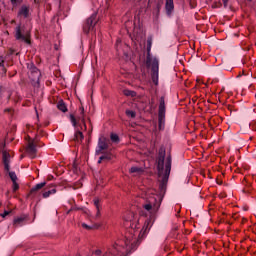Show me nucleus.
I'll use <instances>...</instances> for the list:
<instances>
[{"mask_svg": "<svg viewBox=\"0 0 256 256\" xmlns=\"http://www.w3.org/2000/svg\"><path fill=\"white\" fill-rule=\"evenodd\" d=\"M165 149L161 147L157 157V170L160 194L165 195L167 189V182L169 181V175H171V154H168L165 158Z\"/></svg>", "mask_w": 256, "mask_h": 256, "instance_id": "nucleus-1", "label": "nucleus"}, {"mask_svg": "<svg viewBox=\"0 0 256 256\" xmlns=\"http://www.w3.org/2000/svg\"><path fill=\"white\" fill-rule=\"evenodd\" d=\"M31 34H29V31H26L21 27L17 26L15 30V38L17 41H24V43H27V45H31L30 40Z\"/></svg>", "mask_w": 256, "mask_h": 256, "instance_id": "nucleus-2", "label": "nucleus"}, {"mask_svg": "<svg viewBox=\"0 0 256 256\" xmlns=\"http://www.w3.org/2000/svg\"><path fill=\"white\" fill-rule=\"evenodd\" d=\"M159 129L165 127V97L160 98L159 112H158Z\"/></svg>", "mask_w": 256, "mask_h": 256, "instance_id": "nucleus-3", "label": "nucleus"}, {"mask_svg": "<svg viewBox=\"0 0 256 256\" xmlns=\"http://www.w3.org/2000/svg\"><path fill=\"white\" fill-rule=\"evenodd\" d=\"M28 144L26 146V153L31 157V159H35L37 157V139L31 140V138L28 136Z\"/></svg>", "mask_w": 256, "mask_h": 256, "instance_id": "nucleus-4", "label": "nucleus"}, {"mask_svg": "<svg viewBox=\"0 0 256 256\" xmlns=\"http://www.w3.org/2000/svg\"><path fill=\"white\" fill-rule=\"evenodd\" d=\"M97 25V14H92L84 25V33H89Z\"/></svg>", "mask_w": 256, "mask_h": 256, "instance_id": "nucleus-5", "label": "nucleus"}, {"mask_svg": "<svg viewBox=\"0 0 256 256\" xmlns=\"http://www.w3.org/2000/svg\"><path fill=\"white\" fill-rule=\"evenodd\" d=\"M106 149H109V144L107 142V139L105 137L99 138L96 155H101V153H103V151H106Z\"/></svg>", "mask_w": 256, "mask_h": 256, "instance_id": "nucleus-6", "label": "nucleus"}, {"mask_svg": "<svg viewBox=\"0 0 256 256\" xmlns=\"http://www.w3.org/2000/svg\"><path fill=\"white\" fill-rule=\"evenodd\" d=\"M2 161L4 163L5 171H10L11 153L7 150H2Z\"/></svg>", "mask_w": 256, "mask_h": 256, "instance_id": "nucleus-7", "label": "nucleus"}, {"mask_svg": "<svg viewBox=\"0 0 256 256\" xmlns=\"http://www.w3.org/2000/svg\"><path fill=\"white\" fill-rule=\"evenodd\" d=\"M29 78L32 81L39 83V79H41V71H39L37 67H32L29 72Z\"/></svg>", "mask_w": 256, "mask_h": 256, "instance_id": "nucleus-8", "label": "nucleus"}, {"mask_svg": "<svg viewBox=\"0 0 256 256\" xmlns=\"http://www.w3.org/2000/svg\"><path fill=\"white\" fill-rule=\"evenodd\" d=\"M152 81L155 85L159 83V63L157 62L152 66Z\"/></svg>", "mask_w": 256, "mask_h": 256, "instance_id": "nucleus-9", "label": "nucleus"}, {"mask_svg": "<svg viewBox=\"0 0 256 256\" xmlns=\"http://www.w3.org/2000/svg\"><path fill=\"white\" fill-rule=\"evenodd\" d=\"M146 63L148 67H151V37L147 39V60Z\"/></svg>", "mask_w": 256, "mask_h": 256, "instance_id": "nucleus-10", "label": "nucleus"}, {"mask_svg": "<svg viewBox=\"0 0 256 256\" xmlns=\"http://www.w3.org/2000/svg\"><path fill=\"white\" fill-rule=\"evenodd\" d=\"M165 9L167 15H171V13H173V9H175V4L173 3V0H166Z\"/></svg>", "mask_w": 256, "mask_h": 256, "instance_id": "nucleus-11", "label": "nucleus"}, {"mask_svg": "<svg viewBox=\"0 0 256 256\" xmlns=\"http://www.w3.org/2000/svg\"><path fill=\"white\" fill-rule=\"evenodd\" d=\"M45 185H47V183H45V182L36 184V185L30 190V193H31V194L37 193V191H40V189H43V187H45Z\"/></svg>", "mask_w": 256, "mask_h": 256, "instance_id": "nucleus-12", "label": "nucleus"}, {"mask_svg": "<svg viewBox=\"0 0 256 256\" xmlns=\"http://www.w3.org/2000/svg\"><path fill=\"white\" fill-rule=\"evenodd\" d=\"M18 15H22L23 17H29V8L27 6H22Z\"/></svg>", "mask_w": 256, "mask_h": 256, "instance_id": "nucleus-13", "label": "nucleus"}, {"mask_svg": "<svg viewBox=\"0 0 256 256\" xmlns=\"http://www.w3.org/2000/svg\"><path fill=\"white\" fill-rule=\"evenodd\" d=\"M57 108L59 111H62V113H67V105H65V102L63 100H60L57 104Z\"/></svg>", "mask_w": 256, "mask_h": 256, "instance_id": "nucleus-14", "label": "nucleus"}, {"mask_svg": "<svg viewBox=\"0 0 256 256\" xmlns=\"http://www.w3.org/2000/svg\"><path fill=\"white\" fill-rule=\"evenodd\" d=\"M94 205L97 209L96 217H101V204H99V198L94 199Z\"/></svg>", "mask_w": 256, "mask_h": 256, "instance_id": "nucleus-15", "label": "nucleus"}, {"mask_svg": "<svg viewBox=\"0 0 256 256\" xmlns=\"http://www.w3.org/2000/svg\"><path fill=\"white\" fill-rule=\"evenodd\" d=\"M55 193H57V190L55 188H52L50 190H45L42 195L44 199H47V197H50L51 195H55Z\"/></svg>", "mask_w": 256, "mask_h": 256, "instance_id": "nucleus-16", "label": "nucleus"}, {"mask_svg": "<svg viewBox=\"0 0 256 256\" xmlns=\"http://www.w3.org/2000/svg\"><path fill=\"white\" fill-rule=\"evenodd\" d=\"M83 139H84L83 132H81L79 130L76 131L75 135H74V141H77L79 143V142L83 141Z\"/></svg>", "mask_w": 256, "mask_h": 256, "instance_id": "nucleus-17", "label": "nucleus"}, {"mask_svg": "<svg viewBox=\"0 0 256 256\" xmlns=\"http://www.w3.org/2000/svg\"><path fill=\"white\" fill-rule=\"evenodd\" d=\"M113 159V154L111 152H106L100 156V160L111 161Z\"/></svg>", "mask_w": 256, "mask_h": 256, "instance_id": "nucleus-18", "label": "nucleus"}, {"mask_svg": "<svg viewBox=\"0 0 256 256\" xmlns=\"http://www.w3.org/2000/svg\"><path fill=\"white\" fill-rule=\"evenodd\" d=\"M149 229H151V219H147L144 223V226L142 228V233H147V231H149Z\"/></svg>", "mask_w": 256, "mask_h": 256, "instance_id": "nucleus-19", "label": "nucleus"}, {"mask_svg": "<svg viewBox=\"0 0 256 256\" xmlns=\"http://www.w3.org/2000/svg\"><path fill=\"white\" fill-rule=\"evenodd\" d=\"M123 94L126 96V97H137V92L133 91V90H129V89H125L123 91Z\"/></svg>", "mask_w": 256, "mask_h": 256, "instance_id": "nucleus-20", "label": "nucleus"}, {"mask_svg": "<svg viewBox=\"0 0 256 256\" xmlns=\"http://www.w3.org/2000/svg\"><path fill=\"white\" fill-rule=\"evenodd\" d=\"M152 208L153 206L151 205V198H148L146 204L143 205V209H145V211H151Z\"/></svg>", "mask_w": 256, "mask_h": 256, "instance_id": "nucleus-21", "label": "nucleus"}, {"mask_svg": "<svg viewBox=\"0 0 256 256\" xmlns=\"http://www.w3.org/2000/svg\"><path fill=\"white\" fill-rule=\"evenodd\" d=\"M25 221V217H18L14 219V225L15 227H19V225H22V223Z\"/></svg>", "mask_w": 256, "mask_h": 256, "instance_id": "nucleus-22", "label": "nucleus"}, {"mask_svg": "<svg viewBox=\"0 0 256 256\" xmlns=\"http://www.w3.org/2000/svg\"><path fill=\"white\" fill-rule=\"evenodd\" d=\"M130 173H138V174H141V173H143V168L137 167V166H133V167L130 169Z\"/></svg>", "mask_w": 256, "mask_h": 256, "instance_id": "nucleus-23", "label": "nucleus"}, {"mask_svg": "<svg viewBox=\"0 0 256 256\" xmlns=\"http://www.w3.org/2000/svg\"><path fill=\"white\" fill-rule=\"evenodd\" d=\"M6 172L8 173L12 183L17 182V174H15V172H11L10 170Z\"/></svg>", "mask_w": 256, "mask_h": 256, "instance_id": "nucleus-24", "label": "nucleus"}, {"mask_svg": "<svg viewBox=\"0 0 256 256\" xmlns=\"http://www.w3.org/2000/svg\"><path fill=\"white\" fill-rule=\"evenodd\" d=\"M126 115L130 119H135V117H137V113L133 110H126Z\"/></svg>", "mask_w": 256, "mask_h": 256, "instance_id": "nucleus-25", "label": "nucleus"}, {"mask_svg": "<svg viewBox=\"0 0 256 256\" xmlns=\"http://www.w3.org/2000/svg\"><path fill=\"white\" fill-rule=\"evenodd\" d=\"M80 110H81V115H82V117H80V119L84 125V129H87V125L85 124V117H83V115L85 113V108L81 107Z\"/></svg>", "mask_w": 256, "mask_h": 256, "instance_id": "nucleus-26", "label": "nucleus"}, {"mask_svg": "<svg viewBox=\"0 0 256 256\" xmlns=\"http://www.w3.org/2000/svg\"><path fill=\"white\" fill-rule=\"evenodd\" d=\"M70 121H71L73 127H77V118H75V115L70 114Z\"/></svg>", "mask_w": 256, "mask_h": 256, "instance_id": "nucleus-27", "label": "nucleus"}, {"mask_svg": "<svg viewBox=\"0 0 256 256\" xmlns=\"http://www.w3.org/2000/svg\"><path fill=\"white\" fill-rule=\"evenodd\" d=\"M111 141H113L114 143H117V141H119V136L117 134H112Z\"/></svg>", "mask_w": 256, "mask_h": 256, "instance_id": "nucleus-28", "label": "nucleus"}, {"mask_svg": "<svg viewBox=\"0 0 256 256\" xmlns=\"http://www.w3.org/2000/svg\"><path fill=\"white\" fill-rule=\"evenodd\" d=\"M17 189H19V184H17L16 182H13V191H17Z\"/></svg>", "mask_w": 256, "mask_h": 256, "instance_id": "nucleus-29", "label": "nucleus"}, {"mask_svg": "<svg viewBox=\"0 0 256 256\" xmlns=\"http://www.w3.org/2000/svg\"><path fill=\"white\" fill-rule=\"evenodd\" d=\"M11 213V211H4V213H2V214H0L1 215V217H3V218H5V217H7V215H9Z\"/></svg>", "mask_w": 256, "mask_h": 256, "instance_id": "nucleus-30", "label": "nucleus"}, {"mask_svg": "<svg viewBox=\"0 0 256 256\" xmlns=\"http://www.w3.org/2000/svg\"><path fill=\"white\" fill-rule=\"evenodd\" d=\"M3 63H5V58L0 56V67H3Z\"/></svg>", "mask_w": 256, "mask_h": 256, "instance_id": "nucleus-31", "label": "nucleus"}, {"mask_svg": "<svg viewBox=\"0 0 256 256\" xmlns=\"http://www.w3.org/2000/svg\"><path fill=\"white\" fill-rule=\"evenodd\" d=\"M82 227H83L84 229H91V226H89V225H87V224H85V223L82 224Z\"/></svg>", "mask_w": 256, "mask_h": 256, "instance_id": "nucleus-32", "label": "nucleus"}, {"mask_svg": "<svg viewBox=\"0 0 256 256\" xmlns=\"http://www.w3.org/2000/svg\"><path fill=\"white\" fill-rule=\"evenodd\" d=\"M93 255H95V256L101 255V250H96V251L93 253Z\"/></svg>", "mask_w": 256, "mask_h": 256, "instance_id": "nucleus-33", "label": "nucleus"}, {"mask_svg": "<svg viewBox=\"0 0 256 256\" xmlns=\"http://www.w3.org/2000/svg\"><path fill=\"white\" fill-rule=\"evenodd\" d=\"M224 3V7H227V3H229V0H222Z\"/></svg>", "mask_w": 256, "mask_h": 256, "instance_id": "nucleus-34", "label": "nucleus"}, {"mask_svg": "<svg viewBox=\"0 0 256 256\" xmlns=\"http://www.w3.org/2000/svg\"><path fill=\"white\" fill-rule=\"evenodd\" d=\"M119 43H121V41L117 40V42H116V49H119Z\"/></svg>", "mask_w": 256, "mask_h": 256, "instance_id": "nucleus-35", "label": "nucleus"}, {"mask_svg": "<svg viewBox=\"0 0 256 256\" xmlns=\"http://www.w3.org/2000/svg\"><path fill=\"white\" fill-rule=\"evenodd\" d=\"M5 113H11V108L5 109Z\"/></svg>", "mask_w": 256, "mask_h": 256, "instance_id": "nucleus-36", "label": "nucleus"}, {"mask_svg": "<svg viewBox=\"0 0 256 256\" xmlns=\"http://www.w3.org/2000/svg\"><path fill=\"white\" fill-rule=\"evenodd\" d=\"M103 160H101V157L98 160V163L101 164Z\"/></svg>", "mask_w": 256, "mask_h": 256, "instance_id": "nucleus-37", "label": "nucleus"}, {"mask_svg": "<svg viewBox=\"0 0 256 256\" xmlns=\"http://www.w3.org/2000/svg\"><path fill=\"white\" fill-rule=\"evenodd\" d=\"M11 3H17V0H10Z\"/></svg>", "mask_w": 256, "mask_h": 256, "instance_id": "nucleus-38", "label": "nucleus"}, {"mask_svg": "<svg viewBox=\"0 0 256 256\" xmlns=\"http://www.w3.org/2000/svg\"><path fill=\"white\" fill-rule=\"evenodd\" d=\"M56 3H61V0H54Z\"/></svg>", "mask_w": 256, "mask_h": 256, "instance_id": "nucleus-39", "label": "nucleus"}, {"mask_svg": "<svg viewBox=\"0 0 256 256\" xmlns=\"http://www.w3.org/2000/svg\"><path fill=\"white\" fill-rule=\"evenodd\" d=\"M161 201H163V197L160 198V203H161Z\"/></svg>", "mask_w": 256, "mask_h": 256, "instance_id": "nucleus-40", "label": "nucleus"}]
</instances>
